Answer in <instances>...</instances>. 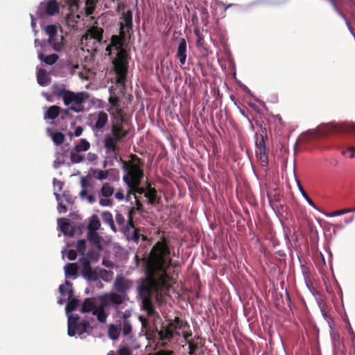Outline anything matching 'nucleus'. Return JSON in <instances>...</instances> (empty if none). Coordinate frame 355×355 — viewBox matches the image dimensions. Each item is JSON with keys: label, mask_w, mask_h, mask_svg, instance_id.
Here are the masks:
<instances>
[{"label": "nucleus", "mask_w": 355, "mask_h": 355, "mask_svg": "<svg viewBox=\"0 0 355 355\" xmlns=\"http://www.w3.org/2000/svg\"><path fill=\"white\" fill-rule=\"evenodd\" d=\"M151 275L148 272L146 277L137 280V299L141 301L144 309L150 311L152 309L151 297L153 291H168L170 288V277L167 275L164 265L157 263L152 267Z\"/></svg>", "instance_id": "1"}, {"label": "nucleus", "mask_w": 355, "mask_h": 355, "mask_svg": "<svg viewBox=\"0 0 355 355\" xmlns=\"http://www.w3.org/2000/svg\"><path fill=\"white\" fill-rule=\"evenodd\" d=\"M65 283L68 287V302L65 307V312L67 316V334L69 337H73L76 334L81 336L90 327V324L89 321L85 320L80 321L78 315L72 313L78 307V300L73 296L72 283L67 279Z\"/></svg>", "instance_id": "2"}, {"label": "nucleus", "mask_w": 355, "mask_h": 355, "mask_svg": "<svg viewBox=\"0 0 355 355\" xmlns=\"http://www.w3.org/2000/svg\"><path fill=\"white\" fill-rule=\"evenodd\" d=\"M54 96L61 98L64 105L70 107L73 112L81 113L85 111L84 103L87 101L90 94L87 92H74L62 87L54 92Z\"/></svg>", "instance_id": "3"}, {"label": "nucleus", "mask_w": 355, "mask_h": 355, "mask_svg": "<svg viewBox=\"0 0 355 355\" xmlns=\"http://www.w3.org/2000/svg\"><path fill=\"white\" fill-rule=\"evenodd\" d=\"M114 272L111 270L95 267L92 268L89 261L86 260L81 268V275L88 282H98L99 287H103V284L99 281L102 279L105 282H110L113 278Z\"/></svg>", "instance_id": "4"}, {"label": "nucleus", "mask_w": 355, "mask_h": 355, "mask_svg": "<svg viewBox=\"0 0 355 355\" xmlns=\"http://www.w3.org/2000/svg\"><path fill=\"white\" fill-rule=\"evenodd\" d=\"M121 169L124 172L123 182L128 188L140 184L144 178V171L140 166L135 164L128 166L126 162H123Z\"/></svg>", "instance_id": "5"}, {"label": "nucleus", "mask_w": 355, "mask_h": 355, "mask_svg": "<svg viewBox=\"0 0 355 355\" xmlns=\"http://www.w3.org/2000/svg\"><path fill=\"white\" fill-rule=\"evenodd\" d=\"M69 6L70 12L67 14L66 17L67 25L74 29L78 30L82 29L83 27V16L81 13H76L78 11V0H65Z\"/></svg>", "instance_id": "6"}, {"label": "nucleus", "mask_w": 355, "mask_h": 355, "mask_svg": "<svg viewBox=\"0 0 355 355\" xmlns=\"http://www.w3.org/2000/svg\"><path fill=\"white\" fill-rule=\"evenodd\" d=\"M255 153L260 162V165L264 171L268 170V157L266 155V143L263 135L254 134Z\"/></svg>", "instance_id": "7"}, {"label": "nucleus", "mask_w": 355, "mask_h": 355, "mask_svg": "<svg viewBox=\"0 0 355 355\" xmlns=\"http://www.w3.org/2000/svg\"><path fill=\"white\" fill-rule=\"evenodd\" d=\"M119 31L120 35H125V31L130 33L133 28V12L128 9L119 15Z\"/></svg>", "instance_id": "8"}, {"label": "nucleus", "mask_w": 355, "mask_h": 355, "mask_svg": "<svg viewBox=\"0 0 355 355\" xmlns=\"http://www.w3.org/2000/svg\"><path fill=\"white\" fill-rule=\"evenodd\" d=\"M59 5L56 0H49L47 3H41L37 8V15L43 18L46 15L53 16L58 12Z\"/></svg>", "instance_id": "9"}, {"label": "nucleus", "mask_w": 355, "mask_h": 355, "mask_svg": "<svg viewBox=\"0 0 355 355\" xmlns=\"http://www.w3.org/2000/svg\"><path fill=\"white\" fill-rule=\"evenodd\" d=\"M133 282L132 280L126 279L122 275H117L114 282V286L115 290L121 294H126V293L131 288Z\"/></svg>", "instance_id": "10"}, {"label": "nucleus", "mask_w": 355, "mask_h": 355, "mask_svg": "<svg viewBox=\"0 0 355 355\" xmlns=\"http://www.w3.org/2000/svg\"><path fill=\"white\" fill-rule=\"evenodd\" d=\"M114 193V189L110 185L109 183H104L101 188L100 194L104 198L99 200V205L102 207H111L112 205L111 200L109 197L112 196Z\"/></svg>", "instance_id": "11"}, {"label": "nucleus", "mask_w": 355, "mask_h": 355, "mask_svg": "<svg viewBox=\"0 0 355 355\" xmlns=\"http://www.w3.org/2000/svg\"><path fill=\"white\" fill-rule=\"evenodd\" d=\"M90 38L93 39L101 45H106L107 46L105 48V50L108 52L109 54L110 53L112 47H114L115 49H119L118 38L116 36L112 37L111 44H107V41L103 40L101 34H99L98 33H91Z\"/></svg>", "instance_id": "12"}, {"label": "nucleus", "mask_w": 355, "mask_h": 355, "mask_svg": "<svg viewBox=\"0 0 355 355\" xmlns=\"http://www.w3.org/2000/svg\"><path fill=\"white\" fill-rule=\"evenodd\" d=\"M108 121L107 114L103 112H99L97 114V119L94 124H90L89 126L94 132L96 131L103 132L104 127Z\"/></svg>", "instance_id": "13"}, {"label": "nucleus", "mask_w": 355, "mask_h": 355, "mask_svg": "<svg viewBox=\"0 0 355 355\" xmlns=\"http://www.w3.org/2000/svg\"><path fill=\"white\" fill-rule=\"evenodd\" d=\"M187 44L184 38H181L176 53V58H178L181 65H184L187 57Z\"/></svg>", "instance_id": "14"}, {"label": "nucleus", "mask_w": 355, "mask_h": 355, "mask_svg": "<svg viewBox=\"0 0 355 355\" xmlns=\"http://www.w3.org/2000/svg\"><path fill=\"white\" fill-rule=\"evenodd\" d=\"M87 239L89 243L94 245L98 250L102 251L103 248L102 245L103 238L98 231L87 232Z\"/></svg>", "instance_id": "15"}, {"label": "nucleus", "mask_w": 355, "mask_h": 355, "mask_svg": "<svg viewBox=\"0 0 355 355\" xmlns=\"http://www.w3.org/2000/svg\"><path fill=\"white\" fill-rule=\"evenodd\" d=\"M123 302V300L121 296L114 293H111L105 295L101 301L103 304L106 306H109L111 304L115 306H119Z\"/></svg>", "instance_id": "16"}, {"label": "nucleus", "mask_w": 355, "mask_h": 355, "mask_svg": "<svg viewBox=\"0 0 355 355\" xmlns=\"http://www.w3.org/2000/svg\"><path fill=\"white\" fill-rule=\"evenodd\" d=\"M115 219L120 227L121 232L124 235H127V232H129L130 229H132L131 223L128 221L126 222L124 216L118 211L116 212Z\"/></svg>", "instance_id": "17"}, {"label": "nucleus", "mask_w": 355, "mask_h": 355, "mask_svg": "<svg viewBox=\"0 0 355 355\" xmlns=\"http://www.w3.org/2000/svg\"><path fill=\"white\" fill-rule=\"evenodd\" d=\"M62 218L58 219V225L60 230L64 236L72 237L74 236L76 231L74 227L69 222H62Z\"/></svg>", "instance_id": "18"}, {"label": "nucleus", "mask_w": 355, "mask_h": 355, "mask_svg": "<svg viewBox=\"0 0 355 355\" xmlns=\"http://www.w3.org/2000/svg\"><path fill=\"white\" fill-rule=\"evenodd\" d=\"M118 140L111 135H106L104 139V148L106 153H115L118 150Z\"/></svg>", "instance_id": "19"}, {"label": "nucleus", "mask_w": 355, "mask_h": 355, "mask_svg": "<svg viewBox=\"0 0 355 355\" xmlns=\"http://www.w3.org/2000/svg\"><path fill=\"white\" fill-rule=\"evenodd\" d=\"M332 130L338 132H347L354 130V124L349 123H331Z\"/></svg>", "instance_id": "20"}, {"label": "nucleus", "mask_w": 355, "mask_h": 355, "mask_svg": "<svg viewBox=\"0 0 355 355\" xmlns=\"http://www.w3.org/2000/svg\"><path fill=\"white\" fill-rule=\"evenodd\" d=\"M43 51H37L38 59L40 62H42L47 65H53L59 58V56L57 54L53 53L45 55Z\"/></svg>", "instance_id": "21"}, {"label": "nucleus", "mask_w": 355, "mask_h": 355, "mask_svg": "<svg viewBox=\"0 0 355 355\" xmlns=\"http://www.w3.org/2000/svg\"><path fill=\"white\" fill-rule=\"evenodd\" d=\"M37 81L38 85L42 87H45L50 83L51 78L45 69H38L37 70Z\"/></svg>", "instance_id": "22"}, {"label": "nucleus", "mask_w": 355, "mask_h": 355, "mask_svg": "<svg viewBox=\"0 0 355 355\" xmlns=\"http://www.w3.org/2000/svg\"><path fill=\"white\" fill-rule=\"evenodd\" d=\"M102 220L104 223L109 225L110 229L114 232H116L118 230L114 225L113 216L109 211H104L101 213Z\"/></svg>", "instance_id": "23"}, {"label": "nucleus", "mask_w": 355, "mask_h": 355, "mask_svg": "<svg viewBox=\"0 0 355 355\" xmlns=\"http://www.w3.org/2000/svg\"><path fill=\"white\" fill-rule=\"evenodd\" d=\"M60 108L56 105H52L46 109L44 113V119H55L60 114Z\"/></svg>", "instance_id": "24"}, {"label": "nucleus", "mask_w": 355, "mask_h": 355, "mask_svg": "<svg viewBox=\"0 0 355 355\" xmlns=\"http://www.w3.org/2000/svg\"><path fill=\"white\" fill-rule=\"evenodd\" d=\"M62 36H55V37L52 38V40L50 39H48L47 43L52 46L54 51L60 52L64 49V44L62 42Z\"/></svg>", "instance_id": "25"}, {"label": "nucleus", "mask_w": 355, "mask_h": 355, "mask_svg": "<svg viewBox=\"0 0 355 355\" xmlns=\"http://www.w3.org/2000/svg\"><path fill=\"white\" fill-rule=\"evenodd\" d=\"M98 306H97L94 302L92 301L90 298H86L81 306V312L83 313H89L92 312V314L94 313V311L97 309Z\"/></svg>", "instance_id": "26"}, {"label": "nucleus", "mask_w": 355, "mask_h": 355, "mask_svg": "<svg viewBox=\"0 0 355 355\" xmlns=\"http://www.w3.org/2000/svg\"><path fill=\"white\" fill-rule=\"evenodd\" d=\"M48 135L52 138L53 141L56 146L62 144L65 139L64 135L61 132H51V129H46Z\"/></svg>", "instance_id": "27"}, {"label": "nucleus", "mask_w": 355, "mask_h": 355, "mask_svg": "<svg viewBox=\"0 0 355 355\" xmlns=\"http://www.w3.org/2000/svg\"><path fill=\"white\" fill-rule=\"evenodd\" d=\"M106 306H104L102 302H101V304L96 309L95 311H94V315H96L97 318V320L99 322L104 323L106 322L107 319V314L105 312V307Z\"/></svg>", "instance_id": "28"}, {"label": "nucleus", "mask_w": 355, "mask_h": 355, "mask_svg": "<svg viewBox=\"0 0 355 355\" xmlns=\"http://www.w3.org/2000/svg\"><path fill=\"white\" fill-rule=\"evenodd\" d=\"M101 228V222L98 217L94 214L90 218L87 227V232L98 231Z\"/></svg>", "instance_id": "29"}, {"label": "nucleus", "mask_w": 355, "mask_h": 355, "mask_svg": "<svg viewBox=\"0 0 355 355\" xmlns=\"http://www.w3.org/2000/svg\"><path fill=\"white\" fill-rule=\"evenodd\" d=\"M64 276H65L66 279H67L69 277H72L73 279H76L77 277L76 263H68L64 267Z\"/></svg>", "instance_id": "30"}, {"label": "nucleus", "mask_w": 355, "mask_h": 355, "mask_svg": "<svg viewBox=\"0 0 355 355\" xmlns=\"http://www.w3.org/2000/svg\"><path fill=\"white\" fill-rule=\"evenodd\" d=\"M294 175H295V173H294ZM295 182H296V184H297V187L299 189V191L300 192L301 195L302 196V197L304 198V199L306 201V202L313 209H317L316 208V206L315 205V204L313 203V202L311 200V199L309 197V196L307 195V193L305 192V191L304 190L302 186L301 185V183L300 182V180L297 178L296 176H295Z\"/></svg>", "instance_id": "31"}, {"label": "nucleus", "mask_w": 355, "mask_h": 355, "mask_svg": "<svg viewBox=\"0 0 355 355\" xmlns=\"http://www.w3.org/2000/svg\"><path fill=\"white\" fill-rule=\"evenodd\" d=\"M121 331V327L114 324H111L108 329V336L112 340L118 339Z\"/></svg>", "instance_id": "32"}, {"label": "nucleus", "mask_w": 355, "mask_h": 355, "mask_svg": "<svg viewBox=\"0 0 355 355\" xmlns=\"http://www.w3.org/2000/svg\"><path fill=\"white\" fill-rule=\"evenodd\" d=\"M111 130L113 135L112 137H114L118 141L122 139L126 135V133L123 131V128L117 125H112Z\"/></svg>", "instance_id": "33"}, {"label": "nucleus", "mask_w": 355, "mask_h": 355, "mask_svg": "<svg viewBox=\"0 0 355 355\" xmlns=\"http://www.w3.org/2000/svg\"><path fill=\"white\" fill-rule=\"evenodd\" d=\"M320 311L323 318L327 322L329 327L331 330H334L336 329V323L331 315L329 314L323 308H320Z\"/></svg>", "instance_id": "34"}, {"label": "nucleus", "mask_w": 355, "mask_h": 355, "mask_svg": "<svg viewBox=\"0 0 355 355\" xmlns=\"http://www.w3.org/2000/svg\"><path fill=\"white\" fill-rule=\"evenodd\" d=\"M89 173L95 175V178L99 181H103L107 178V171L90 168Z\"/></svg>", "instance_id": "35"}, {"label": "nucleus", "mask_w": 355, "mask_h": 355, "mask_svg": "<svg viewBox=\"0 0 355 355\" xmlns=\"http://www.w3.org/2000/svg\"><path fill=\"white\" fill-rule=\"evenodd\" d=\"M90 148L89 142L85 139H81L80 142L75 146V150L76 153L82 151H87Z\"/></svg>", "instance_id": "36"}, {"label": "nucleus", "mask_w": 355, "mask_h": 355, "mask_svg": "<svg viewBox=\"0 0 355 355\" xmlns=\"http://www.w3.org/2000/svg\"><path fill=\"white\" fill-rule=\"evenodd\" d=\"M116 72L119 76V82H123L126 78L128 67L125 64H122L120 67H116Z\"/></svg>", "instance_id": "37"}, {"label": "nucleus", "mask_w": 355, "mask_h": 355, "mask_svg": "<svg viewBox=\"0 0 355 355\" xmlns=\"http://www.w3.org/2000/svg\"><path fill=\"white\" fill-rule=\"evenodd\" d=\"M318 128H320L319 130V137H324L326 136L328 132L331 130H332L331 128V123H322L318 126Z\"/></svg>", "instance_id": "38"}, {"label": "nucleus", "mask_w": 355, "mask_h": 355, "mask_svg": "<svg viewBox=\"0 0 355 355\" xmlns=\"http://www.w3.org/2000/svg\"><path fill=\"white\" fill-rule=\"evenodd\" d=\"M44 31L49 35L48 39H50L51 40H52V38L55 37V36H58V30L56 26L55 25H47L45 27Z\"/></svg>", "instance_id": "39"}, {"label": "nucleus", "mask_w": 355, "mask_h": 355, "mask_svg": "<svg viewBox=\"0 0 355 355\" xmlns=\"http://www.w3.org/2000/svg\"><path fill=\"white\" fill-rule=\"evenodd\" d=\"M354 212H355V208H348V209H344L334 211L331 214L327 215V216L331 218V217L339 216L344 215L346 214L354 213Z\"/></svg>", "instance_id": "40"}, {"label": "nucleus", "mask_w": 355, "mask_h": 355, "mask_svg": "<svg viewBox=\"0 0 355 355\" xmlns=\"http://www.w3.org/2000/svg\"><path fill=\"white\" fill-rule=\"evenodd\" d=\"M83 260L81 261V265L83 266V263L85 261L88 260L91 263L92 260L97 261L98 259L99 255L97 252H88L86 254L83 255Z\"/></svg>", "instance_id": "41"}, {"label": "nucleus", "mask_w": 355, "mask_h": 355, "mask_svg": "<svg viewBox=\"0 0 355 355\" xmlns=\"http://www.w3.org/2000/svg\"><path fill=\"white\" fill-rule=\"evenodd\" d=\"M121 331L124 336L129 335L132 331V325L130 320L122 321Z\"/></svg>", "instance_id": "42"}, {"label": "nucleus", "mask_w": 355, "mask_h": 355, "mask_svg": "<svg viewBox=\"0 0 355 355\" xmlns=\"http://www.w3.org/2000/svg\"><path fill=\"white\" fill-rule=\"evenodd\" d=\"M240 87L243 89L244 92H245L247 94L250 96L252 98H253L257 103L263 104V102L260 101L258 98H257L251 92V90L243 83H242L241 81L237 82Z\"/></svg>", "instance_id": "43"}, {"label": "nucleus", "mask_w": 355, "mask_h": 355, "mask_svg": "<svg viewBox=\"0 0 355 355\" xmlns=\"http://www.w3.org/2000/svg\"><path fill=\"white\" fill-rule=\"evenodd\" d=\"M319 130L318 126L315 128L309 129L302 133V137H309L310 138H315L319 137Z\"/></svg>", "instance_id": "44"}, {"label": "nucleus", "mask_w": 355, "mask_h": 355, "mask_svg": "<svg viewBox=\"0 0 355 355\" xmlns=\"http://www.w3.org/2000/svg\"><path fill=\"white\" fill-rule=\"evenodd\" d=\"M85 160V156L78 153H72L71 154V161L72 164H79Z\"/></svg>", "instance_id": "45"}, {"label": "nucleus", "mask_w": 355, "mask_h": 355, "mask_svg": "<svg viewBox=\"0 0 355 355\" xmlns=\"http://www.w3.org/2000/svg\"><path fill=\"white\" fill-rule=\"evenodd\" d=\"M128 241H132L135 243H138L140 239V234L137 230H135L133 234L130 235V232H127V235H124Z\"/></svg>", "instance_id": "46"}, {"label": "nucleus", "mask_w": 355, "mask_h": 355, "mask_svg": "<svg viewBox=\"0 0 355 355\" xmlns=\"http://www.w3.org/2000/svg\"><path fill=\"white\" fill-rule=\"evenodd\" d=\"M76 249L78 252L85 255L86 250V241L85 239H80L77 242Z\"/></svg>", "instance_id": "47"}, {"label": "nucleus", "mask_w": 355, "mask_h": 355, "mask_svg": "<svg viewBox=\"0 0 355 355\" xmlns=\"http://www.w3.org/2000/svg\"><path fill=\"white\" fill-rule=\"evenodd\" d=\"M275 214V216L277 217V218L279 219V221L280 222L281 224H283V220L282 218V214H281V210L283 209V206L282 205H279V206H276L275 207H272Z\"/></svg>", "instance_id": "48"}, {"label": "nucleus", "mask_w": 355, "mask_h": 355, "mask_svg": "<svg viewBox=\"0 0 355 355\" xmlns=\"http://www.w3.org/2000/svg\"><path fill=\"white\" fill-rule=\"evenodd\" d=\"M35 46L37 48L38 46L40 47V51H45V48L47 46V42L45 40H39L38 39H35L34 41Z\"/></svg>", "instance_id": "49"}, {"label": "nucleus", "mask_w": 355, "mask_h": 355, "mask_svg": "<svg viewBox=\"0 0 355 355\" xmlns=\"http://www.w3.org/2000/svg\"><path fill=\"white\" fill-rule=\"evenodd\" d=\"M135 214V209L133 207L129 209L128 210V222H130L132 226V229L135 228L134 224H133V216Z\"/></svg>", "instance_id": "50"}, {"label": "nucleus", "mask_w": 355, "mask_h": 355, "mask_svg": "<svg viewBox=\"0 0 355 355\" xmlns=\"http://www.w3.org/2000/svg\"><path fill=\"white\" fill-rule=\"evenodd\" d=\"M62 196L63 198H64L65 201L69 204H73V197L69 193V191H64L62 193Z\"/></svg>", "instance_id": "51"}, {"label": "nucleus", "mask_w": 355, "mask_h": 355, "mask_svg": "<svg viewBox=\"0 0 355 355\" xmlns=\"http://www.w3.org/2000/svg\"><path fill=\"white\" fill-rule=\"evenodd\" d=\"M67 290H68V287L66 285L65 282H64V284L60 285V286H59V292H60V293L62 296H67L68 297Z\"/></svg>", "instance_id": "52"}, {"label": "nucleus", "mask_w": 355, "mask_h": 355, "mask_svg": "<svg viewBox=\"0 0 355 355\" xmlns=\"http://www.w3.org/2000/svg\"><path fill=\"white\" fill-rule=\"evenodd\" d=\"M144 197H146L148 199V202L150 205H153L155 201V194H150L149 193H144Z\"/></svg>", "instance_id": "53"}, {"label": "nucleus", "mask_w": 355, "mask_h": 355, "mask_svg": "<svg viewBox=\"0 0 355 355\" xmlns=\"http://www.w3.org/2000/svg\"><path fill=\"white\" fill-rule=\"evenodd\" d=\"M77 254L74 250H69L67 252V259L70 261L75 260L76 259Z\"/></svg>", "instance_id": "54"}, {"label": "nucleus", "mask_w": 355, "mask_h": 355, "mask_svg": "<svg viewBox=\"0 0 355 355\" xmlns=\"http://www.w3.org/2000/svg\"><path fill=\"white\" fill-rule=\"evenodd\" d=\"M53 184L54 187H58V191H61L62 187L64 186V182L60 180H58L56 178L53 179Z\"/></svg>", "instance_id": "55"}, {"label": "nucleus", "mask_w": 355, "mask_h": 355, "mask_svg": "<svg viewBox=\"0 0 355 355\" xmlns=\"http://www.w3.org/2000/svg\"><path fill=\"white\" fill-rule=\"evenodd\" d=\"M67 211V207L62 204V202H58V212L59 214L66 213Z\"/></svg>", "instance_id": "56"}, {"label": "nucleus", "mask_w": 355, "mask_h": 355, "mask_svg": "<svg viewBox=\"0 0 355 355\" xmlns=\"http://www.w3.org/2000/svg\"><path fill=\"white\" fill-rule=\"evenodd\" d=\"M188 345H189V355H193L194 351L196 349H197L198 346L196 345H195V344H193V343H190V342H189Z\"/></svg>", "instance_id": "57"}, {"label": "nucleus", "mask_w": 355, "mask_h": 355, "mask_svg": "<svg viewBox=\"0 0 355 355\" xmlns=\"http://www.w3.org/2000/svg\"><path fill=\"white\" fill-rule=\"evenodd\" d=\"M331 6L333 9L335 10V12L341 17L345 18V15L339 10L338 7L337 6L336 2L331 4Z\"/></svg>", "instance_id": "58"}, {"label": "nucleus", "mask_w": 355, "mask_h": 355, "mask_svg": "<svg viewBox=\"0 0 355 355\" xmlns=\"http://www.w3.org/2000/svg\"><path fill=\"white\" fill-rule=\"evenodd\" d=\"M130 315H131L130 311H129V310L125 311L123 313H122V316H121L122 321L130 320L129 318L130 317Z\"/></svg>", "instance_id": "59"}, {"label": "nucleus", "mask_w": 355, "mask_h": 355, "mask_svg": "<svg viewBox=\"0 0 355 355\" xmlns=\"http://www.w3.org/2000/svg\"><path fill=\"white\" fill-rule=\"evenodd\" d=\"M97 157H98L97 155L95 153H89L87 155V159L89 162H93L94 161H95L97 159Z\"/></svg>", "instance_id": "60"}, {"label": "nucleus", "mask_w": 355, "mask_h": 355, "mask_svg": "<svg viewBox=\"0 0 355 355\" xmlns=\"http://www.w3.org/2000/svg\"><path fill=\"white\" fill-rule=\"evenodd\" d=\"M119 355H131V353L127 347H123L119 349Z\"/></svg>", "instance_id": "61"}, {"label": "nucleus", "mask_w": 355, "mask_h": 355, "mask_svg": "<svg viewBox=\"0 0 355 355\" xmlns=\"http://www.w3.org/2000/svg\"><path fill=\"white\" fill-rule=\"evenodd\" d=\"M109 103L113 106H118L119 105V99L116 97H109L108 98Z\"/></svg>", "instance_id": "62"}, {"label": "nucleus", "mask_w": 355, "mask_h": 355, "mask_svg": "<svg viewBox=\"0 0 355 355\" xmlns=\"http://www.w3.org/2000/svg\"><path fill=\"white\" fill-rule=\"evenodd\" d=\"M64 161H62L59 159H57L54 161L53 162V167L57 169L59 167H60L61 166L64 165Z\"/></svg>", "instance_id": "63"}, {"label": "nucleus", "mask_w": 355, "mask_h": 355, "mask_svg": "<svg viewBox=\"0 0 355 355\" xmlns=\"http://www.w3.org/2000/svg\"><path fill=\"white\" fill-rule=\"evenodd\" d=\"M347 150L350 152L349 157L351 159L355 158V147L349 146L347 148Z\"/></svg>", "instance_id": "64"}]
</instances>
